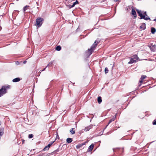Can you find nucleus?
<instances>
[{
  "label": "nucleus",
  "instance_id": "40",
  "mask_svg": "<svg viewBox=\"0 0 156 156\" xmlns=\"http://www.w3.org/2000/svg\"><path fill=\"white\" fill-rule=\"evenodd\" d=\"M1 121H0V126L1 125Z\"/></svg>",
  "mask_w": 156,
  "mask_h": 156
},
{
  "label": "nucleus",
  "instance_id": "35",
  "mask_svg": "<svg viewBox=\"0 0 156 156\" xmlns=\"http://www.w3.org/2000/svg\"><path fill=\"white\" fill-rule=\"evenodd\" d=\"M47 66H47L45 68H44V69H43V70H40V71H41V72H42V71H44L45 70V69L47 67Z\"/></svg>",
  "mask_w": 156,
  "mask_h": 156
},
{
  "label": "nucleus",
  "instance_id": "9",
  "mask_svg": "<svg viewBox=\"0 0 156 156\" xmlns=\"http://www.w3.org/2000/svg\"><path fill=\"white\" fill-rule=\"evenodd\" d=\"M4 134V128L1 127L0 128V136H2Z\"/></svg>",
  "mask_w": 156,
  "mask_h": 156
},
{
  "label": "nucleus",
  "instance_id": "4",
  "mask_svg": "<svg viewBox=\"0 0 156 156\" xmlns=\"http://www.w3.org/2000/svg\"><path fill=\"white\" fill-rule=\"evenodd\" d=\"M43 21V18L40 17L38 18L36 20V24L37 26L38 27H41Z\"/></svg>",
  "mask_w": 156,
  "mask_h": 156
},
{
  "label": "nucleus",
  "instance_id": "28",
  "mask_svg": "<svg viewBox=\"0 0 156 156\" xmlns=\"http://www.w3.org/2000/svg\"><path fill=\"white\" fill-rule=\"evenodd\" d=\"M153 125H156V119L154 120L153 122Z\"/></svg>",
  "mask_w": 156,
  "mask_h": 156
},
{
  "label": "nucleus",
  "instance_id": "14",
  "mask_svg": "<svg viewBox=\"0 0 156 156\" xmlns=\"http://www.w3.org/2000/svg\"><path fill=\"white\" fill-rule=\"evenodd\" d=\"M51 145L50 144H49L48 145L46 146L43 149V150L45 151L48 150L49 147H51Z\"/></svg>",
  "mask_w": 156,
  "mask_h": 156
},
{
  "label": "nucleus",
  "instance_id": "2",
  "mask_svg": "<svg viewBox=\"0 0 156 156\" xmlns=\"http://www.w3.org/2000/svg\"><path fill=\"white\" fill-rule=\"evenodd\" d=\"M97 41H95L94 44L92 45L91 48L89 49H88L86 52V55L87 56H89L92 54V52L96 47L97 44L99 43L97 42Z\"/></svg>",
  "mask_w": 156,
  "mask_h": 156
},
{
  "label": "nucleus",
  "instance_id": "22",
  "mask_svg": "<svg viewBox=\"0 0 156 156\" xmlns=\"http://www.w3.org/2000/svg\"><path fill=\"white\" fill-rule=\"evenodd\" d=\"M29 6L27 5L25 6L23 8V11L25 12L27 11V9H28Z\"/></svg>",
  "mask_w": 156,
  "mask_h": 156
},
{
  "label": "nucleus",
  "instance_id": "15",
  "mask_svg": "<svg viewBox=\"0 0 156 156\" xmlns=\"http://www.w3.org/2000/svg\"><path fill=\"white\" fill-rule=\"evenodd\" d=\"M66 142L68 143H71L72 141H73V140H72V139L71 138H68L67 139H66Z\"/></svg>",
  "mask_w": 156,
  "mask_h": 156
},
{
  "label": "nucleus",
  "instance_id": "3",
  "mask_svg": "<svg viewBox=\"0 0 156 156\" xmlns=\"http://www.w3.org/2000/svg\"><path fill=\"white\" fill-rule=\"evenodd\" d=\"M10 88V86L9 85H6L5 86H3L1 89H0L1 91L2 92V94H5L7 92V90L9 89Z\"/></svg>",
  "mask_w": 156,
  "mask_h": 156
},
{
  "label": "nucleus",
  "instance_id": "18",
  "mask_svg": "<svg viewBox=\"0 0 156 156\" xmlns=\"http://www.w3.org/2000/svg\"><path fill=\"white\" fill-rule=\"evenodd\" d=\"M156 29L153 28V27H152L151 28V32L152 33V34H154L155 32H156Z\"/></svg>",
  "mask_w": 156,
  "mask_h": 156
},
{
  "label": "nucleus",
  "instance_id": "19",
  "mask_svg": "<svg viewBox=\"0 0 156 156\" xmlns=\"http://www.w3.org/2000/svg\"><path fill=\"white\" fill-rule=\"evenodd\" d=\"M74 129L73 128H72L70 130V132L72 134H73L75 133V131L73 130Z\"/></svg>",
  "mask_w": 156,
  "mask_h": 156
},
{
  "label": "nucleus",
  "instance_id": "21",
  "mask_svg": "<svg viewBox=\"0 0 156 156\" xmlns=\"http://www.w3.org/2000/svg\"><path fill=\"white\" fill-rule=\"evenodd\" d=\"M61 49V47L60 46H58L56 48V50L58 51H60Z\"/></svg>",
  "mask_w": 156,
  "mask_h": 156
},
{
  "label": "nucleus",
  "instance_id": "1",
  "mask_svg": "<svg viewBox=\"0 0 156 156\" xmlns=\"http://www.w3.org/2000/svg\"><path fill=\"white\" fill-rule=\"evenodd\" d=\"M136 11L141 19H143L146 20H151L150 18L148 16L146 12L141 11L138 9L136 10Z\"/></svg>",
  "mask_w": 156,
  "mask_h": 156
},
{
  "label": "nucleus",
  "instance_id": "42",
  "mask_svg": "<svg viewBox=\"0 0 156 156\" xmlns=\"http://www.w3.org/2000/svg\"><path fill=\"white\" fill-rule=\"evenodd\" d=\"M38 156H41L39 155H38Z\"/></svg>",
  "mask_w": 156,
  "mask_h": 156
},
{
  "label": "nucleus",
  "instance_id": "34",
  "mask_svg": "<svg viewBox=\"0 0 156 156\" xmlns=\"http://www.w3.org/2000/svg\"><path fill=\"white\" fill-rule=\"evenodd\" d=\"M55 140L54 141H53L51 142L49 144H50L51 145V146L54 143V142H55Z\"/></svg>",
  "mask_w": 156,
  "mask_h": 156
},
{
  "label": "nucleus",
  "instance_id": "37",
  "mask_svg": "<svg viewBox=\"0 0 156 156\" xmlns=\"http://www.w3.org/2000/svg\"><path fill=\"white\" fill-rule=\"evenodd\" d=\"M26 62H27V61H25L23 62V63L24 64H25L26 63Z\"/></svg>",
  "mask_w": 156,
  "mask_h": 156
},
{
  "label": "nucleus",
  "instance_id": "29",
  "mask_svg": "<svg viewBox=\"0 0 156 156\" xmlns=\"http://www.w3.org/2000/svg\"><path fill=\"white\" fill-rule=\"evenodd\" d=\"M1 91V90H0V97H1L4 95L3 94H2V92Z\"/></svg>",
  "mask_w": 156,
  "mask_h": 156
},
{
  "label": "nucleus",
  "instance_id": "27",
  "mask_svg": "<svg viewBox=\"0 0 156 156\" xmlns=\"http://www.w3.org/2000/svg\"><path fill=\"white\" fill-rule=\"evenodd\" d=\"M74 4H75V3H73V4L72 5H70V8H71L74 7L75 6V5Z\"/></svg>",
  "mask_w": 156,
  "mask_h": 156
},
{
  "label": "nucleus",
  "instance_id": "36",
  "mask_svg": "<svg viewBox=\"0 0 156 156\" xmlns=\"http://www.w3.org/2000/svg\"><path fill=\"white\" fill-rule=\"evenodd\" d=\"M58 150H56L55 151H54L52 152L54 154L56 152H58Z\"/></svg>",
  "mask_w": 156,
  "mask_h": 156
},
{
  "label": "nucleus",
  "instance_id": "20",
  "mask_svg": "<svg viewBox=\"0 0 156 156\" xmlns=\"http://www.w3.org/2000/svg\"><path fill=\"white\" fill-rule=\"evenodd\" d=\"M132 14L133 15L135 16L136 15V13L134 9H132Z\"/></svg>",
  "mask_w": 156,
  "mask_h": 156
},
{
  "label": "nucleus",
  "instance_id": "41",
  "mask_svg": "<svg viewBox=\"0 0 156 156\" xmlns=\"http://www.w3.org/2000/svg\"><path fill=\"white\" fill-rule=\"evenodd\" d=\"M118 1V0H115L116 1Z\"/></svg>",
  "mask_w": 156,
  "mask_h": 156
},
{
  "label": "nucleus",
  "instance_id": "10",
  "mask_svg": "<svg viewBox=\"0 0 156 156\" xmlns=\"http://www.w3.org/2000/svg\"><path fill=\"white\" fill-rule=\"evenodd\" d=\"M131 58L134 59V61H136V62L137 61L139 58L137 55H134Z\"/></svg>",
  "mask_w": 156,
  "mask_h": 156
},
{
  "label": "nucleus",
  "instance_id": "11",
  "mask_svg": "<svg viewBox=\"0 0 156 156\" xmlns=\"http://www.w3.org/2000/svg\"><path fill=\"white\" fill-rule=\"evenodd\" d=\"M115 117H113L112 118L110 119L109 122L108 123V125H107L106 126V127L104 129L106 128V127H107V126L108 125L110 124V123H111L112 121H114V120H115Z\"/></svg>",
  "mask_w": 156,
  "mask_h": 156
},
{
  "label": "nucleus",
  "instance_id": "31",
  "mask_svg": "<svg viewBox=\"0 0 156 156\" xmlns=\"http://www.w3.org/2000/svg\"><path fill=\"white\" fill-rule=\"evenodd\" d=\"M52 62H50L48 64V66H51V65L52 64Z\"/></svg>",
  "mask_w": 156,
  "mask_h": 156
},
{
  "label": "nucleus",
  "instance_id": "23",
  "mask_svg": "<svg viewBox=\"0 0 156 156\" xmlns=\"http://www.w3.org/2000/svg\"><path fill=\"white\" fill-rule=\"evenodd\" d=\"M34 136V135L33 134H29L28 135V138H32Z\"/></svg>",
  "mask_w": 156,
  "mask_h": 156
},
{
  "label": "nucleus",
  "instance_id": "26",
  "mask_svg": "<svg viewBox=\"0 0 156 156\" xmlns=\"http://www.w3.org/2000/svg\"><path fill=\"white\" fill-rule=\"evenodd\" d=\"M146 77V76L145 75H142V76L141 78L142 79V80L143 79L144 80V79H145Z\"/></svg>",
  "mask_w": 156,
  "mask_h": 156
},
{
  "label": "nucleus",
  "instance_id": "16",
  "mask_svg": "<svg viewBox=\"0 0 156 156\" xmlns=\"http://www.w3.org/2000/svg\"><path fill=\"white\" fill-rule=\"evenodd\" d=\"M136 62V61H135L134 59L133 58H131L130 59V60L129 62L128 63V64H132L134 62Z\"/></svg>",
  "mask_w": 156,
  "mask_h": 156
},
{
  "label": "nucleus",
  "instance_id": "8",
  "mask_svg": "<svg viewBox=\"0 0 156 156\" xmlns=\"http://www.w3.org/2000/svg\"><path fill=\"white\" fill-rule=\"evenodd\" d=\"M140 28L142 30L145 29L146 28L145 24L144 23H142L141 25L140 26Z\"/></svg>",
  "mask_w": 156,
  "mask_h": 156
},
{
  "label": "nucleus",
  "instance_id": "33",
  "mask_svg": "<svg viewBox=\"0 0 156 156\" xmlns=\"http://www.w3.org/2000/svg\"><path fill=\"white\" fill-rule=\"evenodd\" d=\"M79 3V2L77 1L76 0V2L73 3H75V5L76 4H78Z\"/></svg>",
  "mask_w": 156,
  "mask_h": 156
},
{
  "label": "nucleus",
  "instance_id": "13",
  "mask_svg": "<svg viewBox=\"0 0 156 156\" xmlns=\"http://www.w3.org/2000/svg\"><path fill=\"white\" fill-rule=\"evenodd\" d=\"M20 80V79L19 78H16L12 80V82H16L19 81Z\"/></svg>",
  "mask_w": 156,
  "mask_h": 156
},
{
  "label": "nucleus",
  "instance_id": "25",
  "mask_svg": "<svg viewBox=\"0 0 156 156\" xmlns=\"http://www.w3.org/2000/svg\"><path fill=\"white\" fill-rule=\"evenodd\" d=\"M105 73L106 74L108 73V70L107 68V67L105 68Z\"/></svg>",
  "mask_w": 156,
  "mask_h": 156
},
{
  "label": "nucleus",
  "instance_id": "6",
  "mask_svg": "<svg viewBox=\"0 0 156 156\" xmlns=\"http://www.w3.org/2000/svg\"><path fill=\"white\" fill-rule=\"evenodd\" d=\"M94 147V145L93 144H91L88 147L87 151L88 152H90L93 149Z\"/></svg>",
  "mask_w": 156,
  "mask_h": 156
},
{
  "label": "nucleus",
  "instance_id": "39",
  "mask_svg": "<svg viewBox=\"0 0 156 156\" xmlns=\"http://www.w3.org/2000/svg\"><path fill=\"white\" fill-rule=\"evenodd\" d=\"M154 21H156V19H154Z\"/></svg>",
  "mask_w": 156,
  "mask_h": 156
},
{
  "label": "nucleus",
  "instance_id": "32",
  "mask_svg": "<svg viewBox=\"0 0 156 156\" xmlns=\"http://www.w3.org/2000/svg\"><path fill=\"white\" fill-rule=\"evenodd\" d=\"M57 139H59V137L57 133V136L56 137V139H55V140Z\"/></svg>",
  "mask_w": 156,
  "mask_h": 156
},
{
  "label": "nucleus",
  "instance_id": "7",
  "mask_svg": "<svg viewBox=\"0 0 156 156\" xmlns=\"http://www.w3.org/2000/svg\"><path fill=\"white\" fill-rule=\"evenodd\" d=\"M149 48L151 51H154L155 50V45H152L149 46Z\"/></svg>",
  "mask_w": 156,
  "mask_h": 156
},
{
  "label": "nucleus",
  "instance_id": "17",
  "mask_svg": "<svg viewBox=\"0 0 156 156\" xmlns=\"http://www.w3.org/2000/svg\"><path fill=\"white\" fill-rule=\"evenodd\" d=\"M102 99L101 97H99L98 98V102L100 104L102 102Z\"/></svg>",
  "mask_w": 156,
  "mask_h": 156
},
{
  "label": "nucleus",
  "instance_id": "12",
  "mask_svg": "<svg viewBox=\"0 0 156 156\" xmlns=\"http://www.w3.org/2000/svg\"><path fill=\"white\" fill-rule=\"evenodd\" d=\"M85 144V143H83L81 144H79L78 145H77L76 146V147L77 149H79L80 147H82L83 145H84Z\"/></svg>",
  "mask_w": 156,
  "mask_h": 156
},
{
  "label": "nucleus",
  "instance_id": "30",
  "mask_svg": "<svg viewBox=\"0 0 156 156\" xmlns=\"http://www.w3.org/2000/svg\"><path fill=\"white\" fill-rule=\"evenodd\" d=\"M1 91V90H0V97H1L4 95L3 94H2V92Z\"/></svg>",
  "mask_w": 156,
  "mask_h": 156
},
{
  "label": "nucleus",
  "instance_id": "5",
  "mask_svg": "<svg viewBox=\"0 0 156 156\" xmlns=\"http://www.w3.org/2000/svg\"><path fill=\"white\" fill-rule=\"evenodd\" d=\"M92 125H90L86 127L84 129L85 131L87 132L89 131L90 129L92 128Z\"/></svg>",
  "mask_w": 156,
  "mask_h": 156
},
{
  "label": "nucleus",
  "instance_id": "38",
  "mask_svg": "<svg viewBox=\"0 0 156 156\" xmlns=\"http://www.w3.org/2000/svg\"><path fill=\"white\" fill-rule=\"evenodd\" d=\"M19 63V62H16V64H18Z\"/></svg>",
  "mask_w": 156,
  "mask_h": 156
},
{
  "label": "nucleus",
  "instance_id": "24",
  "mask_svg": "<svg viewBox=\"0 0 156 156\" xmlns=\"http://www.w3.org/2000/svg\"><path fill=\"white\" fill-rule=\"evenodd\" d=\"M143 79L142 80V79L140 78V81H139V83H140V84H139L140 86L141 85V83L143 82Z\"/></svg>",
  "mask_w": 156,
  "mask_h": 156
}]
</instances>
